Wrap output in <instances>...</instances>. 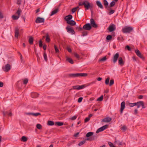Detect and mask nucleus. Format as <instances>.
<instances>
[{"label": "nucleus", "mask_w": 147, "mask_h": 147, "mask_svg": "<svg viewBox=\"0 0 147 147\" xmlns=\"http://www.w3.org/2000/svg\"><path fill=\"white\" fill-rule=\"evenodd\" d=\"M72 15H69L65 17V19L67 24L71 26H74L76 24V23L74 20H71L72 19Z\"/></svg>", "instance_id": "f257e3e1"}, {"label": "nucleus", "mask_w": 147, "mask_h": 147, "mask_svg": "<svg viewBox=\"0 0 147 147\" xmlns=\"http://www.w3.org/2000/svg\"><path fill=\"white\" fill-rule=\"evenodd\" d=\"M84 5L85 8L87 9H88L89 8H92V5H90V3L87 0H85L83 2H80L78 3V5L81 6Z\"/></svg>", "instance_id": "f03ea898"}, {"label": "nucleus", "mask_w": 147, "mask_h": 147, "mask_svg": "<svg viewBox=\"0 0 147 147\" xmlns=\"http://www.w3.org/2000/svg\"><path fill=\"white\" fill-rule=\"evenodd\" d=\"M88 74L87 73H75L69 74L68 75V77L70 78H75L78 77H86Z\"/></svg>", "instance_id": "7ed1b4c3"}, {"label": "nucleus", "mask_w": 147, "mask_h": 147, "mask_svg": "<svg viewBox=\"0 0 147 147\" xmlns=\"http://www.w3.org/2000/svg\"><path fill=\"white\" fill-rule=\"evenodd\" d=\"M96 137L95 136H92V137H91L90 138H87L85 139L84 140L80 142L79 144L78 145L79 146H81L82 145L84 144L86 142V140L92 141L94 140L96 138Z\"/></svg>", "instance_id": "20e7f679"}, {"label": "nucleus", "mask_w": 147, "mask_h": 147, "mask_svg": "<svg viewBox=\"0 0 147 147\" xmlns=\"http://www.w3.org/2000/svg\"><path fill=\"white\" fill-rule=\"evenodd\" d=\"M133 30V28L131 27L125 26L123 28L122 31L123 33H129Z\"/></svg>", "instance_id": "39448f33"}, {"label": "nucleus", "mask_w": 147, "mask_h": 147, "mask_svg": "<svg viewBox=\"0 0 147 147\" xmlns=\"http://www.w3.org/2000/svg\"><path fill=\"white\" fill-rule=\"evenodd\" d=\"M66 29L68 32L71 34H75V32L72 29V27L68 25L66 27Z\"/></svg>", "instance_id": "423d86ee"}, {"label": "nucleus", "mask_w": 147, "mask_h": 147, "mask_svg": "<svg viewBox=\"0 0 147 147\" xmlns=\"http://www.w3.org/2000/svg\"><path fill=\"white\" fill-rule=\"evenodd\" d=\"M92 28V26L89 23H87L85 24L83 27V29L90 30Z\"/></svg>", "instance_id": "0eeeda50"}, {"label": "nucleus", "mask_w": 147, "mask_h": 147, "mask_svg": "<svg viewBox=\"0 0 147 147\" xmlns=\"http://www.w3.org/2000/svg\"><path fill=\"white\" fill-rule=\"evenodd\" d=\"M116 29V27L115 25L113 24H112L110 25L108 28V30L110 32H112L114 31Z\"/></svg>", "instance_id": "6e6552de"}, {"label": "nucleus", "mask_w": 147, "mask_h": 147, "mask_svg": "<svg viewBox=\"0 0 147 147\" xmlns=\"http://www.w3.org/2000/svg\"><path fill=\"white\" fill-rule=\"evenodd\" d=\"M11 69V66L9 64H7L5 65L4 67H3V69L5 72L8 71Z\"/></svg>", "instance_id": "1a4fd4ad"}, {"label": "nucleus", "mask_w": 147, "mask_h": 147, "mask_svg": "<svg viewBox=\"0 0 147 147\" xmlns=\"http://www.w3.org/2000/svg\"><path fill=\"white\" fill-rule=\"evenodd\" d=\"M108 125H105L104 126L102 127H101L98 129L96 131V133H98L100 132L103 131L106 128H107L108 127Z\"/></svg>", "instance_id": "9d476101"}, {"label": "nucleus", "mask_w": 147, "mask_h": 147, "mask_svg": "<svg viewBox=\"0 0 147 147\" xmlns=\"http://www.w3.org/2000/svg\"><path fill=\"white\" fill-rule=\"evenodd\" d=\"M44 21L45 19L44 18L38 17L36 20L35 22L36 23L38 24L44 22Z\"/></svg>", "instance_id": "9b49d317"}, {"label": "nucleus", "mask_w": 147, "mask_h": 147, "mask_svg": "<svg viewBox=\"0 0 147 147\" xmlns=\"http://www.w3.org/2000/svg\"><path fill=\"white\" fill-rule=\"evenodd\" d=\"M111 120L112 118L111 117H105L104 118V119H103L102 120V122L106 123H108L111 121Z\"/></svg>", "instance_id": "f8f14e48"}, {"label": "nucleus", "mask_w": 147, "mask_h": 147, "mask_svg": "<svg viewBox=\"0 0 147 147\" xmlns=\"http://www.w3.org/2000/svg\"><path fill=\"white\" fill-rule=\"evenodd\" d=\"M90 24L91 26L94 28H97L98 27L97 25L95 23L94 20L93 18H91L90 20Z\"/></svg>", "instance_id": "ddd939ff"}, {"label": "nucleus", "mask_w": 147, "mask_h": 147, "mask_svg": "<svg viewBox=\"0 0 147 147\" xmlns=\"http://www.w3.org/2000/svg\"><path fill=\"white\" fill-rule=\"evenodd\" d=\"M135 52L137 55L139 57L142 59H144L143 56L142 55L140 51L138 49L136 50H135Z\"/></svg>", "instance_id": "4468645a"}, {"label": "nucleus", "mask_w": 147, "mask_h": 147, "mask_svg": "<svg viewBox=\"0 0 147 147\" xmlns=\"http://www.w3.org/2000/svg\"><path fill=\"white\" fill-rule=\"evenodd\" d=\"M125 108V102L124 101L122 102L121 105L120 113L121 114L123 113V111Z\"/></svg>", "instance_id": "2eb2a0df"}, {"label": "nucleus", "mask_w": 147, "mask_h": 147, "mask_svg": "<svg viewBox=\"0 0 147 147\" xmlns=\"http://www.w3.org/2000/svg\"><path fill=\"white\" fill-rule=\"evenodd\" d=\"M3 114L4 116H5L6 115L11 116L12 115V113L10 111H6V112H3Z\"/></svg>", "instance_id": "dca6fc26"}, {"label": "nucleus", "mask_w": 147, "mask_h": 147, "mask_svg": "<svg viewBox=\"0 0 147 147\" xmlns=\"http://www.w3.org/2000/svg\"><path fill=\"white\" fill-rule=\"evenodd\" d=\"M19 34V29L18 27H16L15 30V36L16 38H18Z\"/></svg>", "instance_id": "f3484780"}, {"label": "nucleus", "mask_w": 147, "mask_h": 147, "mask_svg": "<svg viewBox=\"0 0 147 147\" xmlns=\"http://www.w3.org/2000/svg\"><path fill=\"white\" fill-rule=\"evenodd\" d=\"M119 57V54L118 53H116L114 56L113 59V62L115 63L117 61L118 58Z\"/></svg>", "instance_id": "a211bd4d"}, {"label": "nucleus", "mask_w": 147, "mask_h": 147, "mask_svg": "<svg viewBox=\"0 0 147 147\" xmlns=\"http://www.w3.org/2000/svg\"><path fill=\"white\" fill-rule=\"evenodd\" d=\"M96 4L98 7L101 9H102L103 8V5H102L101 3L99 1H96Z\"/></svg>", "instance_id": "6ab92c4d"}, {"label": "nucleus", "mask_w": 147, "mask_h": 147, "mask_svg": "<svg viewBox=\"0 0 147 147\" xmlns=\"http://www.w3.org/2000/svg\"><path fill=\"white\" fill-rule=\"evenodd\" d=\"M59 11V8H57L56 9H55L51 13V14L50 15L51 16H52L54 14L57 13Z\"/></svg>", "instance_id": "aec40b11"}, {"label": "nucleus", "mask_w": 147, "mask_h": 147, "mask_svg": "<svg viewBox=\"0 0 147 147\" xmlns=\"http://www.w3.org/2000/svg\"><path fill=\"white\" fill-rule=\"evenodd\" d=\"M33 38L32 36L29 37L28 40V42L30 45H32L33 44Z\"/></svg>", "instance_id": "412c9836"}, {"label": "nucleus", "mask_w": 147, "mask_h": 147, "mask_svg": "<svg viewBox=\"0 0 147 147\" xmlns=\"http://www.w3.org/2000/svg\"><path fill=\"white\" fill-rule=\"evenodd\" d=\"M119 64L121 65H123L124 64V62H123L122 57H120L119 59Z\"/></svg>", "instance_id": "4be33fe9"}, {"label": "nucleus", "mask_w": 147, "mask_h": 147, "mask_svg": "<svg viewBox=\"0 0 147 147\" xmlns=\"http://www.w3.org/2000/svg\"><path fill=\"white\" fill-rule=\"evenodd\" d=\"M94 133L92 132H90L88 133L86 135V137L88 138L92 136L93 134Z\"/></svg>", "instance_id": "5701e85b"}, {"label": "nucleus", "mask_w": 147, "mask_h": 147, "mask_svg": "<svg viewBox=\"0 0 147 147\" xmlns=\"http://www.w3.org/2000/svg\"><path fill=\"white\" fill-rule=\"evenodd\" d=\"M143 101H140L138 102H137L136 103V105L137 106V108H139L140 106H141V104L143 102Z\"/></svg>", "instance_id": "b1692460"}, {"label": "nucleus", "mask_w": 147, "mask_h": 147, "mask_svg": "<svg viewBox=\"0 0 147 147\" xmlns=\"http://www.w3.org/2000/svg\"><path fill=\"white\" fill-rule=\"evenodd\" d=\"M66 60L67 61L70 63L73 64L74 63V61L72 59L70 58L67 57L66 58Z\"/></svg>", "instance_id": "393cba45"}, {"label": "nucleus", "mask_w": 147, "mask_h": 147, "mask_svg": "<svg viewBox=\"0 0 147 147\" xmlns=\"http://www.w3.org/2000/svg\"><path fill=\"white\" fill-rule=\"evenodd\" d=\"M104 5L106 8H107L108 6L109 3L106 0L103 1Z\"/></svg>", "instance_id": "a878e982"}, {"label": "nucleus", "mask_w": 147, "mask_h": 147, "mask_svg": "<svg viewBox=\"0 0 147 147\" xmlns=\"http://www.w3.org/2000/svg\"><path fill=\"white\" fill-rule=\"evenodd\" d=\"M22 10L20 9V8H18V10L15 14H16L18 15L17 16H19V17H20V13L22 12Z\"/></svg>", "instance_id": "bb28decb"}, {"label": "nucleus", "mask_w": 147, "mask_h": 147, "mask_svg": "<svg viewBox=\"0 0 147 147\" xmlns=\"http://www.w3.org/2000/svg\"><path fill=\"white\" fill-rule=\"evenodd\" d=\"M115 5V2L114 1H112L108 7H112L114 6Z\"/></svg>", "instance_id": "cd10ccee"}, {"label": "nucleus", "mask_w": 147, "mask_h": 147, "mask_svg": "<svg viewBox=\"0 0 147 147\" xmlns=\"http://www.w3.org/2000/svg\"><path fill=\"white\" fill-rule=\"evenodd\" d=\"M46 41L47 42H49L50 41V38L49 35L48 33L46 34Z\"/></svg>", "instance_id": "c85d7f7f"}, {"label": "nucleus", "mask_w": 147, "mask_h": 147, "mask_svg": "<svg viewBox=\"0 0 147 147\" xmlns=\"http://www.w3.org/2000/svg\"><path fill=\"white\" fill-rule=\"evenodd\" d=\"M28 140L27 138L25 136H23L21 138V140L24 142Z\"/></svg>", "instance_id": "c756f323"}, {"label": "nucleus", "mask_w": 147, "mask_h": 147, "mask_svg": "<svg viewBox=\"0 0 147 147\" xmlns=\"http://www.w3.org/2000/svg\"><path fill=\"white\" fill-rule=\"evenodd\" d=\"M55 125H57L58 126H61L63 125V122H56L55 124Z\"/></svg>", "instance_id": "7c9ffc66"}, {"label": "nucleus", "mask_w": 147, "mask_h": 147, "mask_svg": "<svg viewBox=\"0 0 147 147\" xmlns=\"http://www.w3.org/2000/svg\"><path fill=\"white\" fill-rule=\"evenodd\" d=\"M33 98H36L38 96V94L37 93H32L31 94Z\"/></svg>", "instance_id": "2f4dec72"}, {"label": "nucleus", "mask_w": 147, "mask_h": 147, "mask_svg": "<svg viewBox=\"0 0 147 147\" xmlns=\"http://www.w3.org/2000/svg\"><path fill=\"white\" fill-rule=\"evenodd\" d=\"M110 80V78L108 77L105 80V84L106 85H108L109 84Z\"/></svg>", "instance_id": "473e14b6"}, {"label": "nucleus", "mask_w": 147, "mask_h": 147, "mask_svg": "<svg viewBox=\"0 0 147 147\" xmlns=\"http://www.w3.org/2000/svg\"><path fill=\"white\" fill-rule=\"evenodd\" d=\"M19 18V16H16L14 15H13L12 16V18L13 20H17Z\"/></svg>", "instance_id": "72a5a7b5"}, {"label": "nucleus", "mask_w": 147, "mask_h": 147, "mask_svg": "<svg viewBox=\"0 0 147 147\" xmlns=\"http://www.w3.org/2000/svg\"><path fill=\"white\" fill-rule=\"evenodd\" d=\"M43 57L45 60L47 61V57L46 52L45 51L43 53Z\"/></svg>", "instance_id": "f704fd0d"}, {"label": "nucleus", "mask_w": 147, "mask_h": 147, "mask_svg": "<svg viewBox=\"0 0 147 147\" xmlns=\"http://www.w3.org/2000/svg\"><path fill=\"white\" fill-rule=\"evenodd\" d=\"M54 124V122L51 121H48V124L49 125H53Z\"/></svg>", "instance_id": "c9c22d12"}, {"label": "nucleus", "mask_w": 147, "mask_h": 147, "mask_svg": "<svg viewBox=\"0 0 147 147\" xmlns=\"http://www.w3.org/2000/svg\"><path fill=\"white\" fill-rule=\"evenodd\" d=\"M112 38V36L111 35L107 36L106 37V39L107 40H110Z\"/></svg>", "instance_id": "e433bc0d"}, {"label": "nucleus", "mask_w": 147, "mask_h": 147, "mask_svg": "<svg viewBox=\"0 0 147 147\" xmlns=\"http://www.w3.org/2000/svg\"><path fill=\"white\" fill-rule=\"evenodd\" d=\"M36 128L38 129H40L42 128V125L39 124H38L36 125Z\"/></svg>", "instance_id": "4c0bfd02"}, {"label": "nucleus", "mask_w": 147, "mask_h": 147, "mask_svg": "<svg viewBox=\"0 0 147 147\" xmlns=\"http://www.w3.org/2000/svg\"><path fill=\"white\" fill-rule=\"evenodd\" d=\"M82 33V35L83 36H86L88 34V32L87 31H83Z\"/></svg>", "instance_id": "58836bf2"}, {"label": "nucleus", "mask_w": 147, "mask_h": 147, "mask_svg": "<svg viewBox=\"0 0 147 147\" xmlns=\"http://www.w3.org/2000/svg\"><path fill=\"white\" fill-rule=\"evenodd\" d=\"M103 95H102L100 97H99L97 99V101H101L103 100Z\"/></svg>", "instance_id": "ea45409f"}, {"label": "nucleus", "mask_w": 147, "mask_h": 147, "mask_svg": "<svg viewBox=\"0 0 147 147\" xmlns=\"http://www.w3.org/2000/svg\"><path fill=\"white\" fill-rule=\"evenodd\" d=\"M129 105L130 107H132L135 106L136 105V103H129Z\"/></svg>", "instance_id": "a19ab883"}, {"label": "nucleus", "mask_w": 147, "mask_h": 147, "mask_svg": "<svg viewBox=\"0 0 147 147\" xmlns=\"http://www.w3.org/2000/svg\"><path fill=\"white\" fill-rule=\"evenodd\" d=\"M114 83V80H110V83L109 84V85L110 86H111Z\"/></svg>", "instance_id": "79ce46f5"}, {"label": "nucleus", "mask_w": 147, "mask_h": 147, "mask_svg": "<svg viewBox=\"0 0 147 147\" xmlns=\"http://www.w3.org/2000/svg\"><path fill=\"white\" fill-rule=\"evenodd\" d=\"M28 82V79L27 78H26L24 79L23 81V83L24 84H26Z\"/></svg>", "instance_id": "37998d69"}, {"label": "nucleus", "mask_w": 147, "mask_h": 147, "mask_svg": "<svg viewBox=\"0 0 147 147\" xmlns=\"http://www.w3.org/2000/svg\"><path fill=\"white\" fill-rule=\"evenodd\" d=\"M107 59V58L106 56L102 58L101 59L99 60L100 61H105Z\"/></svg>", "instance_id": "c03bdc74"}, {"label": "nucleus", "mask_w": 147, "mask_h": 147, "mask_svg": "<svg viewBox=\"0 0 147 147\" xmlns=\"http://www.w3.org/2000/svg\"><path fill=\"white\" fill-rule=\"evenodd\" d=\"M54 48L55 50L56 53H58L59 52V50L57 47V46L55 45H54Z\"/></svg>", "instance_id": "a18cd8bd"}, {"label": "nucleus", "mask_w": 147, "mask_h": 147, "mask_svg": "<svg viewBox=\"0 0 147 147\" xmlns=\"http://www.w3.org/2000/svg\"><path fill=\"white\" fill-rule=\"evenodd\" d=\"M85 87L84 85H82L81 86L79 85L78 88V90L81 89L83 88H84Z\"/></svg>", "instance_id": "49530a36"}, {"label": "nucleus", "mask_w": 147, "mask_h": 147, "mask_svg": "<svg viewBox=\"0 0 147 147\" xmlns=\"http://www.w3.org/2000/svg\"><path fill=\"white\" fill-rule=\"evenodd\" d=\"M77 117V116H74L70 118V119L71 120H74L76 119Z\"/></svg>", "instance_id": "de8ad7c7"}, {"label": "nucleus", "mask_w": 147, "mask_h": 147, "mask_svg": "<svg viewBox=\"0 0 147 147\" xmlns=\"http://www.w3.org/2000/svg\"><path fill=\"white\" fill-rule=\"evenodd\" d=\"M115 11L114 10H111L110 12H109V15H111L114 13Z\"/></svg>", "instance_id": "09e8293b"}, {"label": "nucleus", "mask_w": 147, "mask_h": 147, "mask_svg": "<svg viewBox=\"0 0 147 147\" xmlns=\"http://www.w3.org/2000/svg\"><path fill=\"white\" fill-rule=\"evenodd\" d=\"M79 85H76L73 86L72 87L74 89L78 90V88Z\"/></svg>", "instance_id": "8fccbe9b"}, {"label": "nucleus", "mask_w": 147, "mask_h": 147, "mask_svg": "<svg viewBox=\"0 0 147 147\" xmlns=\"http://www.w3.org/2000/svg\"><path fill=\"white\" fill-rule=\"evenodd\" d=\"M39 45L40 47H41L42 46V41L41 40L39 41Z\"/></svg>", "instance_id": "3c124183"}, {"label": "nucleus", "mask_w": 147, "mask_h": 147, "mask_svg": "<svg viewBox=\"0 0 147 147\" xmlns=\"http://www.w3.org/2000/svg\"><path fill=\"white\" fill-rule=\"evenodd\" d=\"M76 29H77L78 31H81L82 30V29H83V28H81V27H76Z\"/></svg>", "instance_id": "603ef678"}, {"label": "nucleus", "mask_w": 147, "mask_h": 147, "mask_svg": "<svg viewBox=\"0 0 147 147\" xmlns=\"http://www.w3.org/2000/svg\"><path fill=\"white\" fill-rule=\"evenodd\" d=\"M74 55L75 57L78 59H79L80 58V56L78 54L76 53H74Z\"/></svg>", "instance_id": "864d4df0"}, {"label": "nucleus", "mask_w": 147, "mask_h": 147, "mask_svg": "<svg viewBox=\"0 0 147 147\" xmlns=\"http://www.w3.org/2000/svg\"><path fill=\"white\" fill-rule=\"evenodd\" d=\"M125 49H127L129 51H130L131 50V49L129 47V46L128 45H127L125 47Z\"/></svg>", "instance_id": "5fc2aeb1"}, {"label": "nucleus", "mask_w": 147, "mask_h": 147, "mask_svg": "<svg viewBox=\"0 0 147 147\" xmlns=\"http://www.w3.org/2000/svg\"><path fill=\"white\" fill-rule=\"evenodd\" d=\"M40 113H33V115L37 116H38V115H40Z\"/></svg>", "instance_id": "6e6d98bb"}, {"label": "nucleus", "mask_w": 147, "mask_h": 147, "mask_svg": "<svg viewBox=\"0 0 147 147\" xmlns=\"http://www.w3.org/2000/svg\"><path fill=\"white\" fill-rule=\"evenodd\" d=\"M82 99H83V98L82 97H80L78 100V102H79V103L81 102H82Z\"/></svg>", "instance_id": "4d7b16f0"}, {"label": "nucleus", "mask_w": 147, "mask_h": 147, "mask_svg": "<svg viewBox=\"0 0 147 147\" xmlns=\"http://www.w3.org/2000/svg\"><path fill=\"white\" fill-rule=\"evenodd\" d=\"M22 1L21 0H17V4L18 5H20L21 4V3Z\"/></svg>", "instance_id": "13d9d810"}, {"label": "nucleus", "mask_w": 147, "mask_h": 147, "mask_svg": "<svg viewBox=\"0 0 147 147\" xmlns=\"http://www.w3.org/2000/svg\"><path fill=\"white\" fill-rule=\"evenodd\" d=\"M117 39L118 40H124L123 37L122 36L118 37Z\"/></svg>", "instance_id": "bf43d9fd"}, {"label": "nucleus", "mask_w": 147, "mask_h": 147, "mask_svg": "<svg viewBox=\"0 0 147 147\" xmlns=\"http://www.w3.org/2000/svg\"><path fill=\"white\" fill-rule=\"evenodd\" d=\"M121 129L124 131L126 130V126L124 125L123 127H122Z\"/></svg>", "instance_id": "052dcab7"}, {"label": "nucleus", "mask_w": 147, "mask_h": 147, "mask_svg": "<svg viewBox=\"0 0 147 147\" xmlns=\"http://www.w3.org/2000/svg\"><path fill=\"white\" fill-rule=\"evenodd\" d=\"M89 120H90L89 118L88 117H86L85 118V119L84 122H88V121Z\"/></svg>", "instance_id": "680f3d73"}, {"label": "nucleus", "mask_w": 147, "mask_h": 147, "mask_svg": "<svg viewBox=\"0 0 147 147\" xmlns=\"http://www.w3.org/2000/svg\"><path fill=\"white\" fill-rule=\"evenodd\" d=\"M76 11V8H74L72 9L71 11L73 13L75 12Z\"/></svg>", "instance_id": "e2e57ef3"}, {"label": "nucleus", "mask_w": 147, "mask_h": 147, "mask_svg": "<svg viewBox=\"0 0 147 147\" xmlns=\"http://www.w3.org/2000/svg\"><path fill=\"white\" fill-rule=\"evenodd\" d=\"M3 18V15L1 12L0 11V18L2 19Z\"/></svg>", "instance_id": "0e129e2a"}, {"label": "nucleus", "mask_w": 147, "mask_h": 147, "mask_svg": "<svg viewBox=\"0 0 147 147\" xmlns=\"http://www.w3.org/2000/svg\"><path fill=\"white\" fill-rule=\"evenodd\" d=\"M67 50L69 52L71 53V50L70 48H69V47H67Z\"/></svg>", "instance_id": "69168bd1"}, {"label": "nucleus", "mask_w": 147, "mask_h": 147, "mask_svg": "<svg viewBox=\"0 0 147 147\" xmlns=\"http://www.w3.org/2000/svg\"><path fill=\"white\" fill-rule=\"evenodd\" d=\"M141 106L142 107V108L143 109L145 108V107L144 106V102H143L141 104Z\"/></svg>", "instance_id": "338daca9"}, {"label": "nucleus", "mask_w": 147, "mask_h": 147, "mask_svg": "<svg viewBox=\"0 0 147 147\" xmlns=\"http://www.w3.org/2000/svg\"><path fill=\"white\" fill-rule=\"evenodd\" d=\"M143 95H140L138 97V98L139 99H142L143 98Z\"/></svg>", "instance_id": "774afa93"}]
</instances>
